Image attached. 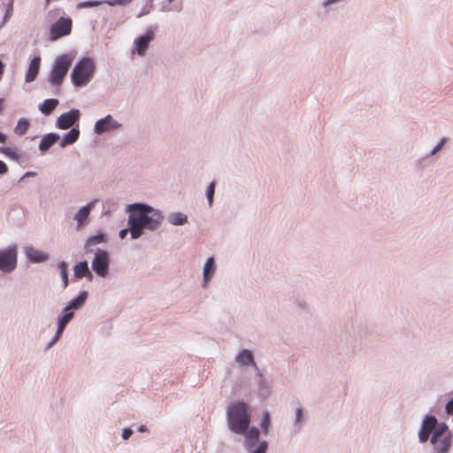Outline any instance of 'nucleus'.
I'll return each mask as SVG.
<instances>
[{"instance_id":"obj_1","label":"nucleus","mask_w":453,"mask_h":453,"mask_svg":"<svg viewBox=\"0 0 453 453\" xmlns=\"http://www.w3.org/2000/svg\"><path fill=\"white\" fill-rule=\"evenodd\" d=\"M127 211L129 212L128 224L133 239L139 238L144 228L156 229L162 220V216L157 211L145 204H130Z\"/></svg>"},{"instance_id":"obj_2","label":"nucleus","mask_w":453,"mask_h":453,"mask_svg":"<svg viewBox=\"0 0 453 453\" xmlns=\"http://www.w3.org/2000/svg\"><path fill=\"white\" fill-rule=\"evenodd\" d=\"M227 424L229 429L235 434H244L250 423L251 411L248 403L234 402L227 408Z\"/></svg>"},{"instance_id":"obj_3","label":"nucleus","mask_w":453,"mask_h":453,"mask_svg":"<svg viewBox=\"0 0 453 453\" xmlns=\"http://www.w3.org/2000/svg\"><path fill=\"white\" fill-rule=\"evenodd\" d=\"M448 432L452 431L446 422H439L434 415L427 413L424 416L420 424L418 432V439L420 443L424 444L428 441L429 435H442L448 434Z\"/></svg>"},{"instance_id":"obj_4","label":"nucleus","mask_w":453,"mask_h":453,"mask_svg":"<svg viewBox=\"0 0 453 453\" xmlns=\"http://www.w3.org/2000/svg\"><path fill=\"white\" fill-rule=\"evenodd\" d=\"M96 66L93 59L83 58L73 68L71 77L76 87L87 85L94 75Z\"/></svg>"},{"instance_id":"obj_5","label":"nucleus","mask_w":453,"mask_h":453,"mask_svg":"<svg viewBox=\"0 0 453 453\" xmlns=\"http://www.w3.org/2000/svg\"><path fill=\"white\" fill-rule=\"evenodd\" d=\"M73 57L69 54L58 56L50 73L49 81L51 85L60 86L73 63Z\"/></svg>"},{"instance_id":"obj_6","label":"nucleus","mask_w":453,"mask_h":453,"mask_svg":"<svg viewBox=\"0 0 453 453\" xmlns=\"http://www.w3.org/2000/svg\"><path fill=\"white\" fill-rule=\"evenodd\" d=\"M428 441L433 447V453H449L453 444V432L442 435H429Z\"/></svg>"},{"instance_id":"obj_7","label":"nucleus","mask_w":453,"mask_h":453,"mask_svg":"<svg viewBox=\"0 0 453 453\" xmlns=\"http://www.w3.org/2000/svg\"><path fill=\"white\" fill-rule=\"evenodd\" d=\"M17 265V248L9 247L6 250H0V270L4 273H10Z\"/></svg>"},{"instance_id":"obj_8","label":"nucleus","mask_w":453,"mask_h":453,"mask_svg":"<svg viewBox=\"0 0 453 453\" xmlns=\"http://www.w3.org/2000/svg\"><path fill=\"white\" fill-rule=\"evenodd\" d=\"M92 268L101 277H105L109 268V256L105 250H97L92 261Z\"/></svg>"},{"instance_id":"obj_9","label":"nucleus","mask_w":453,"mask_h":453,"mask_svg":"<svg viewBox=\"0 0 453 453\" xmlns=\"http://www.w3.org/2000/svg\"><path fill=\"white\" fill-rule=\"evenodd\" d=\"M72 19L70 18H60L50 27V36L52 40H57L62 36L67 35L72 31Z\"/></svg>"},{"instance_id":"obj_10","label":"nucleus","mask_w":453,"mask_h":453,"mask_svg":"<svg viewBox=\"0 0 453 453\" xmlns=\"http://www.w3.org/2000/svg\"><path fill=\"white\" fill-rule=\"evenodd\" d=\"M80 118L79 110L73 109L62 114L57 122V126L60 129H67L71 127Z\"/></svg>"},{"instance_id":"obj_11","label":"nucleus","mask_w":453,"mask_h":453,"mask_svg":"<svg viewBox=\"0 0 453 453\" xmlns=\"http://www.w3.org/2000/svg\"><path fill=\"white\" fill-rule=\"evenodd\" d=\"M154 31L151 29L147 30V32L143 35L139 36L135 40L134 51H136L140 56H143L149 47L150 42L154 39Z\"/></svg>"},{"instance_id":"obj_12","label":"nucleus","mask_w":453,"mask_h":453,"mask_svg":"<svg viewBox=\"0 0 453 453\" xmlns=\"http://www.w3.org/2000/svg\"><path fill=\"white\" fill-rule=\"evenodd\" d=\"M306 418H307V415H306L305 410L301 406L297 407L296 409L293 427L290 432L291 434L295 435L301 432V430L303 429V426L306 421Z\"/></svg>"},{"instance_id":"obj_13","label":"nucleus","mask_w":453,"mask_h":453,"mask_svg":"<svg viewBox=\"0 0 453 453\" xmlns=\"http://www.w3.org/2000/svg\"><path fill=\"white\" fill-rule=\"evenodd\" d=\"M119 127V124L112 119L111 115H107L105 118L98 120L95 125V132L96 134H103L106 131L115 129Z\"/></svg>"},{"instance_id":"obj_14","label":"nucleus","mask_w":453,"mask_h":453,"mask_svg":"<svg viewBox=\"0 0 453 453\" xmlns=\"http://www.w3.org/2000/svg\"><path fill=\"white\" fill-rule=\"evenodd\" d=\"M73 271L76 278L81 279L86 277L89 280L93 279V274L89 271L88 262L86 261L75 265Z\"/></svg>"},{"instance_id":"obj_15","label":"nucleus","mask_w":453,"mask_h":453,"mask_svg":"<svg viewBox=\"0 0 453 453\" xmlns=\"http://www.w3.org/2000/svg\"><path fill=\"white\" fill-rule=\"evenodd\" d=\"M40 64L41 58L39 57H35L31 60L27 73L26 74L27 82L35 81L40 69Z\"/></svg>"},{"instance_id":"obj_16","label":"nucleus","mask_w":453,"mask_h":453,"mask_svg":"<svg viewBox=\"0 0 453 453\" xmlns=\"http://www.w3.org/2000/svg\"><path fill=\"white\" fill-rule=\"evenodd\" d=\"M93 207V203H88L86 206L82 207L78 211L75 215V219L78 222V227H81L87 224V220L88 215L90 213L91 208Z\"/></svg>"},{"instance_id":"obj_17","label":"nucleus","mask_w":453,"mask_h":453,"mask_svg":"<svg viewBox=\"0 0 453 453\" xmlns=\"http://www.w3.org/2000/svg\"><path fill=\"white\" fill-rule=\"evenodd\" d=\"M243 434L245 435V445L248 449L253 447L258 441L259 431L256 427L247 429Z\"/></svg>"},{"instance_id":"obj_18","label":"nucleus","mask_w":453,"mask_h":453,"mask_svg":"<svg viewBox=\"0 0 453 453\" xmlns=\"http://www.w3.org/2000/svg\"><path fill=\"white\" fill-rule=\"evenodd\" d=\"M59 135L57 134H46L41 141L39 149L42 151H46L48 149H50L52 145H54L58 140Z\"/></svg>"},{"instance_id":"obj_19","label":"nucleus","mask_w":453,"mask_h":453,"mask_svg":"<svg viewBox=\"0 0 453 453\" xmlns=\"http://www.w3.org/2000/svg\"><path fill=\"white\" fill-rule=\"evenodd\" d=\"M235 360L240 365L242 366L248 365H252L254 366L256 365L252 353L248 349H242L235 357Z\"/></svg>"},{"instance_id":"obj_20","label":"nucleus","mask_w":453,"mask_h":453,"mask_svg":"<svg viewBox=\"0 0 453 453\" xmlns=\"http://www.w3.org/2000/svg\"><path fill=\"white\" fill-rule=\"evenodd\" d=\"M73 317V313L72 311H65V313L63 315V317L58 320V327L56 334L55 338L53 339L52 343H54L62 334L65 326L67 323L71 320V319Z\"/></svg>"},{"instance_id":"obj_21","label":"nucleus","mask_w":453,"mask_h":453,"mask_svg":"<svg viewBox=\"0 0 453 453\" xmlns=\"http://www.w3.org/2000/svg\"><path fill=\"white\" fill-rule=\"evenodd\" d=\"M26 254L31 261L37 263L45 261L48 257L46 254L32 247L27 248Z\"/></svg>"},{"instance_id":"obj_22","label":"nucleus","mask_w":453,"mask_h":453,"mask_svg":"<svg viewBox=\"0 0 453 453\" xmlns=\"http://www.w3.org/2000/svg\"><path fill=\"white\" fill-rule=\"evenodd\" d=\"M58 105V100L55 98L47 99L42 104H40V111L45 114L50 115Z\"/></svg>"},{"instance_id":"obj_23","label":"nucleus","mask_w":453,"mask_h":453,"mask_svg":"<svg viewBox=\"0 0 453 453\" xmlns=\"http://www.w3.org/2000/svg\"><path fill=\"white\" fill-rule=\"evenodd\" d=\"M214 272H215L214 259H213V257H210L205 262V265H204V267H203V281H204V284L208 283V281L212 277Z\"/></svg>"},{"instance_id":"obj_24","label":"nucleus","mask_w":453,"mask_h":453,"mask_svg":"<svg viewBox=\"0 0 453 453\" xmlns=\"http://www.w3.org/2000/svg\"><path fill=\"white\" fill-rule=\"evenodd\" d=\"M79 135H80V131L76 128H73L62 139V141L60 142V146L62 148H64L69 144L75 142L78 140Z\"/></svg>"},{"instance_id":"obj_25","label":"nucleus","mask_w":453,"mask_h":453,"mask_svg":"<svg viewBox=\"0 0 453 453\" xmlns=\"http://www.w3.org/2000/svg\"><path fill=\"white\" fill-rule=\"evenodd\" d=\"M290 301L302 311L306 313L310 312L309 305L302 295L296 294L293 296V297H290Z\"/></svg>"},{"instance_id":"obj_26","label":"nucleus","mask_w":453,"mask_h":453,"mask_svg":"<svg viewBox=\"0 0 453 453\" xmlns=\"http://www.w3.org/2000/svg\"><path fill=\"white\" fill-rule=\"evenodd\" d=\"M87 296H88L87 292L84 291V292L81 293L78 297L73 299L69 303V305H67L65 307V311H70L72 309H78V308L81 307L84 304V303H85V301L87 299Z\"/></svg>"},{"instance_id":"obj_27","label":"nucleus","mask_w":453,"mask_h":453,"mask_svg":"<svg viewBox=\"0 0 453 453\" xmlns=\"http://www.w3.org/2000/svg\"><path fill=\"white\" fill-rule=\"evenodd\" d=\"M168 220L171 224H173L174 226H181V225H184L188 221V218L186 215H184L180 212H176V213L171 214L168 218Z\"/></svg>"},{"instance_id":"obj_28","label":"nucleus","mask_w":453,"mask_h":453,"mask_svg":"<svg viewBox=\"0 0 453 453\" xmlns=\"http://www.w3.org/2000/svg\"><path fill=\"white\" fill-rule=\"evenodd\" d=\"M29 126H30L29 121L27 119L22 118L18 121L17 126L15 127L14 132H15V134H17L19 135H23L28 130Z\"/></svg>"},{"instance_id":"obj_29","label":"nucleus","mask_w":453,"mask_h":453,"mask_svg":"<svg viewBox=\"0 0 453 453\" xmlns=\"http://www.w3.org/2000/svg\"><path fill=\"white\" fill-rule=\"evenodd\" d=\"M0 152L6 157L15 160H18L20 157L19 150L15 148L2 147L0 148Z\"/></svg>"},{"instance_id":"obj_30","label":"nucleus","mask_w":453,"mask_h":453,"mask_svg":"<svg viewBox=\"0 0 453 453\" xmlns=\"http://www.w3.org/2000/svg\"><path fill=\"white\" fill-rule=\"evenodd\" d=\"M269 424H270L269 413L267 411H265L262 421H261V427L265 434H267V432H268Z\"/></svg>"},{"instance_id":"obj_31","label":"nucleus","mask_w":453,"mask_h":453,"mask_svg":"<svg viewBox=\"0 0 453 453\" xmlns=\"http://www.w3.org/2000/svg\"><path fill=\"white\" fill-rule=\"evenodd\" d=\"M215 182L212 181L208 188H207V192H206V195H207V198H208V202H209V204L210 206H211L212 204V202H213V196H214V192H215Z\"/></svg>"},{"instance_id":"obj_32","label":"nucleus","mask_w":453,"mask_h":453,"mask_svg":"<svg viewBox=\"0 0 453 453\" xmlns=\"http://www.w3.org/2000/svg\"><path fill=\"white\" fill-rule=\"evenodd\" d=\"M104 234H97V235L92 236V237L88 238V240L87 241V246H92V245L98 244V243L102 242L104 241Z\"/></svg>"},{"instance_id":"obj_33","label":"nucleus","mask_w":453,"mask_h":453,"mask_svg":"<svg viewBox=\"0 0 453 453\" xmlns=\"http://www.w3.org/2000/svg\"><path fill=\"white\" fill-rule=\"evenodd\" d=\"M369 334V328L367 325L359 324L357 334L359 339L364 338Z\"/></svg>"},{"instance_id":"obj_34","label":"nucleus","mask_w":453,"mask_h":453,"mask_svg":"<svg viewBox=\"0 0 453 453\" xmlns=\"http://www.w3.org/2000/svg\"><path fill=\"white\" fill-rule=\"evenodd\" d=\"M447 142H448V138L447 137H442L440 140V142L431 150L430 155H434L436 152H438L439 150H441L442 149V147L446 144Z\"/></svg>"},{"instance_id":"obj_35","label":"nucleus","mask_w":453,"mask_h":453,"mask_svg":"<svg viewBox=\"0 0 453 453\" xmlns=\"http://www.w3.org/2000/svg\"><path fill=\"white\" fill-rule=\"evenodd\" d=\"M444 411L448 417L453 416V395L446 403Z\"/></svg>"},{"instance_id":"obj_36","label":"nucleus","mask_w":453,"mask_h":453,"mask_svg":"<svg viewBox=\"0 0 453 453\" xmlns=\"http://www.w3.org/2000/svg\"><path fill=\"white\" fill-rule=\"evenodd\" d=\"M347 0H324L322 3L323 7L326 8L328 6H331L333 4H335L340 2H346Z\"/></svg>"},{"instance_id":"obj_37","label":"nucleus","mask_w":453,"mask_h":453,"mask_svg":"<svg viewBox=\"0 0 453 453\" xmlns=\"http://www.w3.org/2000/svg\"><path fill=\"white\" fill-rule=\"evenodd\" d=\"M132 0H113L108 1L107 4L110 5H121L130 3Z\"/></svg>"},{"instance_id":"obj_38","label":"nucleus","mask_w":453,"mask_h":453,"mask_svg":"<svg viewBox=\"0 0 453 453\" xmlns=\"http://www.w3.org/2000/svg\"><path fill=\"white\" fill-rule=\"evenodd\" d=\"M99 2L97 1H88V2H83V3H81L80 4V6L81 7H93V6H97L99 5Z\"/></svg>"},{"instance_id":"obj_39","label":"nucleus","mask_w":453,"mask_h":453,"mask_svg":"<svg viewBox=\"0 0 453 453\" xmlns=\"http://www.w3.org/2000/svg\"><path fill=\"white\" fill-rule=\"evenodd\" d=\"M58 268L60 270V274H65V273H67V264L65 261H62L58 264Z\"/></svg>"},{"instance_id":"obj_40","label":"nucleus","mask_w":453,"mask_h":453,"mask_svg":"<svg viewBox=\"0 0 453 453\" xmlns=\"http://www.w3.org/2000/svg\"><path fill=\"white\" fill-rule=\"evenodd\" d=\"M133 434V431L130 428H125L123 430L122 437L124 440H127Z\"/></svg>"},{"instance_id":"obj_41","label":"nucleus","mask_w":453,"mask_h":453,"mask_svg":"<svg viewBox=\"0 0 453 453\" xmlns=\"http://www.w3.org/2000/svg\"><path fill=\"white\" fill-rule=\"evenodd\" d=\"M7 171H8V167H7L6 164L0 160V174H4V173H7Z\"/></svg>"},{"instance_id":"obj_42","label":"nucleus","mask_w":453,"mask_h":453,"mask_svg":"<svg viewBox=\"0 0 453 453\" xmlns=\"http://www.w3.org/2000/svg\"><path fill=\"white\" fill-rule=\"evenodd\" d=\"M61 278L63 280L64 288H66L68 286V275H67V273H65V274H61Z\"/></svg>"},{"instance_id":"obj_43","label":"nucleus","mask_w":453,"mask_h":453,"mask_svg":"<svg viewBox=\"0 0 453 453\" xmlns=\"http://www.w3.org/2000/svg\"><path fill=\"white\" fill-rule=\"evenodd\" d=\"M127 233H128V229H123V230H121V231L119 232V237H120L121 239H124V238L127 236Z\"/></svg>"},{"instance_id":"obj_44","label":"nucleus","mask_w":453,"mask_h":453,"mask_svg":"<svg viewBox=\"0 0 453 453\" xmlns=\"http://www.w3.org/2000/svg\"><path fill=\"white\" fill-rule=\"evenodd\" d=\"M6 142V135L0 132V142L4 143Z\"/></svg>"},{"instance_id":"obj_45","label":"nucleus","mask_w":453,"mask_h":453,"mask_svg":"<svg viewBox=\"0 0 453 453\" xmlns=\"http://www.w3.org/2000/svg\"><path fill=\"white\" fill-rule=\"evenodd\" d=\"M140 432H145L147 430V427L144 425L140 426L138 428Z\"/></svg>"},{"instance_id":"obj_46","label":"nucleus","mask_w":453,"mask_h":453,"mask_svg":"<svg viewBox=\"0 0 453 453\" xmlns=\"http://www.w3.org/2000/svg\"><path fill=\"white\" fill-rule=\"evenodd\" d=\"M349 329H353L354 330V325L353 324H350L349 326H345V331H349Z\"/></svg>"},{"instance_id":"obj_47","label":"nucleus","mask_w":453,"mask_h":453,"mask_svg":"<svg viewBox=\"0 0 453 453\" xmlns=\"http://www.w3.org/2000/svg\"><path fill=\"white\" fill-rule=\"evenodd\" d=\"M35 173L32 172H27L25 176H34Z\"/></svg>"},{"instance_id":"obj_48","label":"nucleus","mask_w":453,"mask_h":453,"mask_svg":"<svg viewBox=\"0 0 453 453\" xmlns=\"http://www.w3.org/2000/svg\"><path fill=\"white\" fill-rule=\"evenodd\" d=\"M3 68H4V65H3L2 62L0 61V75L3 73Z\"/></svg>"},{"instance_id":"obj_49","label":"nucleus","mask_w":453,"mask_h":453,"mask_svg":"<svg viewBox=\"0 0 453 453\" xmlns=\"http://www.w3.org/2000/svg\"><path fill=\"white\" fill-rule=\"evenodd\" d=\"M345 341H346V342H349V337H347V336H346V337H345Z\"/></svg>"},{"instance_id":"obj_50","label":"nucleus","mask_w":453,"mask_h":453,"mask_svg":"<svg viewBox=\"0 0 453 453\" xmlns=\"http://www.w3.org/2000/svg\"><path fill=\"white\" fill-rule=\"evenodd\" d=\"M47 4H49L50 2V0H46Z\"/></svg>"}]
</instances>
